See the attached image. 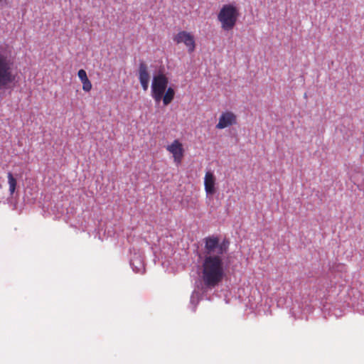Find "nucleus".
<instances>
[{
    "instance_id": "nucleus-15",
    "label": "nucleus",
    "mask_w": 364,
    "mask_h": 364,
    "mask_svg": "<svg viewBox=\"0 0 364 364\" xmlns=\"http://www.w3.org/2000/svg\"><path fill=\"white\" fill-rule=\"evenodd\" d=\"M2 0H0V2Z\"/></svg>"
},
{
    "instance_id": "nucleus-10",
    "label": "nucleus",
    "mask_w": 364,
    "mask_h": 364,
    "mask_svg": "<svg viewBox=\"0 0 364 364\" xmlns=\"http://www.w3.org/2000/svg\"><path fill=\"white\" fill-rule=\"evenodd\" d=\"M174 96H175L174 90L171 87L168 88H166V90L163 95V97L161 99L163 100L164 105H169L171 102V101L173 100Z\"/></svg>"
},
{
    "instance_id": "nucleus-4",
    "label": "nucleus",
    "mask_w": 364,
    "mask_h": 364,
    "mask_svg": "<svg viewBox=\"0 0 364 364\" xmlns=\"http://www.w3.org/2000/svg\"><path fill=\"white\" fill-rule=\"evenodd\" d=\"M168 78L163 72H159L151 82V97L157 103L160 102L167 88Z\"/></svg>"
},
{
    "instance_id": "nucleus-7",
    "label": "nucleus",
    "mask_w": 364,
    "mask_h": 364,
    "mask_svg": "<svg viewBox=\"0 0 364 364\" xmlns=\"http://www.w3.org/2000/svg\"><path fill=\"white\" fill-rule=\"evenodd\" d=\"M166 150L172 154L174 162L178 165L181 163L184 149L183 144L178 140H174L170 145L167 146Z\"/></svg>"
},
{
    "instance_id": "nucleus-11",
    "label": "nucleus",
    "mask_w": 364,
    "mask_h": 364,
    "mask_svg": "<svg viewBox=\"0 0 364 364\" xmlns=\"http://www.w3.org/2000/svg\"><path fill=\"white\" fill-rule=\"evenodd\" d=\"M7 178H8V183H9V191L10 195L12 196L16 191V186H17V181L14 178L12 173H11V172H9L7 173Z\"/></svg>"
},
{
    "instance_id": "nucleus-6",
    "label": "nucleus",
    "mask_w": 364,
    "mask_h": 364,
    "mask_svg": "<svg viewBox=\"0 0 364 364\" xmlns=\"http://www.w3.org/2000/svg\"><path fill=\"white\" fill-rule=\"evenodd\" d=\"M204 189L207 198L211 199L216 193V177L213 172L207 171L204 176Z\"/></svg>"
},
{
    "instance_id": "nucleus-9",
    "label": "nucleus",
    "mask_w": 364,
    "mask_h": 364,
    "mask_svg": "<svg viewBox=\"0 0 364 364\" xmlns=\"http://www.w3.org/2000/svg\"><path fill=\"white\" fill-rule=\"evenodd\" d=\"M139 81H149V74L148 68L144 62L139 64Z\"/></svg>"
},
{
    "instance_id": "nucleus-13",
    "label": "nucleus",
    "mask_w": 364,
    "mask_h": 364,
    "mask_svg": "<svg viewBox=\"0 0 364 364\" xmlns=\"http://www.w3.org/2000/svg\"><path fill=\"white\" fill-rule=\"evenodd\" d=\"M77 76L79 77V79L80 80V81H83V80H87L88 77H87V73L85 70L83 69H80L78 73H77Z\"/></svg>"
},
{
    "instance_id": "nucleus-12",
    "label": "nucleus",
    "mask_w": 364,
    "mask_h": 364,
    "mask_svg": "<svg viewBox=\"0 0 364 364\" xmlns=\"http://www.w3.org/2000/svg\"><path fill=\"white\" fill-rule=\"evenodd\" d=\"M82 84V90L85 92H90L92 90V85L90 80L87 78L85 80L81 82Z\"/></svg>"
},
{
    "instance_id": "nucleus-2",
    "label": "nucleus",
    "mask_w": 364,
    "mask_h": 364,
    "mask_svg": "<svg viewBox=\"0 0 364 364\" xmlns=\"http://www.w3.org/2000/svg\"><path fill=\"white\" fill-rule=\"evenodd\" d=\"M240 16L237 6L234 4H224L218 14V20L224 31H230L236 25Z\"/></svg>"
},
{
    "instance_id": "nucleus-1",
    "label": "nucleus",
    "mask_w": 364,
    "mask_h": 364,
    "mask_svg": "<svg viewBox=\"0 0 364 364\" xmlns=\"http://www.w3.org/2000/svg\"><path fill=\"white\" fill-rule=\"evenodd\" d=\"M205 256L202 264V280L208 289H213L222 282L225 275L222 255L227 252L229 242L220 243L216 236L204 238Z\"/></svg>"
},
{
    "instance_id": "nucleus-8",
    "label": "nucleus",
    "mask_w": 364,
    "mask_h": 364,
    "mask_svg": "<svg viewBox=\"0 0 364 364\" xmlns=\"http://www.w3.org/2000/svg\"><path fill=\"white\" fill-rule=\"evenodd\" d=\"M236 123L237 116L232 112H225L220 115L218 123L216 124V128L222 129Z\"/></svg>"
},
{
    "instance_id": "nucleus-3",
    "label": "nucleus",
    "mask_w": 364,
    "mask_h": 364,
    "mask_svg": "<svg viewBox=\"0 0 364 364\" xmlns=\"http://www.w3.org/2000/svg\"><path fill=\"white\" fill-rule=\"evenodd\" d=\"M13 61L0 49V89L6 87L15 80Z\"/></svg>"
},
{
    "instance_id": "nucleus-14",
    "label": "nucleus",
    "mask_w": 364,
    "mask_h": 364,
    "mask_svg": "<svg viewBox=\"0 0 364 364\" xmlns=\"http://www.w3.org/2000/svg\"><path fill=\"white\" fill-rule=\"evenodd\" d=\"M139 82L141 83L142 89L144 91H146L148 90V87H149V81H139Z\"/></svg>"
},
{
    "instance_id": "nucleus-5",
    "label": "nucleus",
    "mask_w": 364,
    "mask_h": 364,
    "mask_svg": "<svg viewBox=\"0 0 364 364\" xmlns=\"http://www.w3.org/2000/svg\"><path fill=\"white\" fill-rule=\"evenodd\" d=\"M173 40L176 44L183 43L190 53H193L196 49L195 37L190 32L186 31H179L173 36Z\"/></svg>"
}]
</instances>
